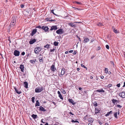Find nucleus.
Returning <instances> with one entry per match:
<instances>
[{"instance_id": "nucleus-1", "label": "nucleus", "mask_w": 125, "mask_h": 125, "mask_svg": "<svg viewBox=\"0 0 125 125\" xmlns=\"http://www.w3.org/2000/svg\"><path fill=\"white\" fill-rule=\"evenodd\" d=\"M43 90V87H38L36 88L35 90V91L36 93L40 92Z\"/></svg>"}, {"instance_id": "nucleus-2", "label": "nucleus", "mask_w": 125, "mask_h": 125, "mask_svg": "<svg viewBox=\"0 0 125 125\" xmlns=\"http://www.w3.org/2000/svg\"><path fill=\"white\" fill-rule=\"evenodd\" d=\"M16 21V19L14 18H12V20L10 24V26L12 27H14Z\"/></svg>"}, {"instance_id": "nucleus-3", "label": "nucleus", "mask_w": 125, "mask_h": 125, "mask_svg": "<svg viewBox=\"0 0 125 125\" xmlns=\"http://www.w3.org/2000/svg\"><path fill=\"white\" fill-rule=\"evenodd\" d=\"M41 48L39 47H36L35 48L34 51L36 54L38 53L40 51H41Z\"/></svg>"}, {"instance_id": "nucleus-4", "label": "nucleus", "mask_w": 125, "mask_h": 125, "mask_svg": "<svg viewBox=\"0 0 125 125\" xmlns=\"http://www.w3.org/2000/svg\"><path fill=\"white\" fill-rule=\"evenodd\" d=\"M65 70V69L64 68H62L61 70V74H59V76L60 77H61L64 74Z\"/></svg>"}, {"instance_id": "nucleus-5", "label": "nucleus", "mask_w": 125, "mask_h": 125, "mask_svg": "<svg viewBox=\"0 0 125 125\" xmlns=\"http://www.w3.org/2000/svg\"><path fill=\"white\" fill-rule=\"evenodd\" d=\"M119 95L122 98H125V92H122L119 93Z\"/></svg>"}, {"instance_id": "nucleus-6", "label": "nucleus", "mask_w": 125, "mask_h": 125, "mask_svg": "<svg viewBox=\"0 0 125 125\" xmlns=\"http://www.w3.org/2000/svg\"><path fill=\"white\" fill-rule=\"evenodd\" d=\"M63 30L61 29H60L56 31V33L59 34H62L63 33Z\"/></svg>"}, {"instance_id": "nucleus-7", "label": "nucleus", "mask_w": 125, "mask_h": 125, "mask_svg": "<svg viewBox=\"0 0 125 125\" xmlns=\"http://www.w3.org/2000/svg\"><path fill=\"white\" fill-rule=\"evenodd\" d=\"M20 53V52L17 50H15L13 54L16 56H18L19 55Z\"/></svg>"}, {"instance_id": "nucleus-8", "label": "nucleus", "mask_w": 125, "mask_h": 125, "mask_svg": "<svg viewBox=\"0 0 125 125\" xmlns=\"http://www.w3.org/2000/svg\"><path fill=\"white\" fill-rule=\"evenodd\" d=\"M50 69L53 72H54L55 71V70H56V69L55 67V65L53 64L51 66Z\"/></svg>"}, {"instance_id": "nucleus-9", "label": "nucleus", "mask_w": 125, "mask_h": 125, "mask_svg": "<svg viewBox=\"0 0 125 125\" xmlns=\"http://www.w3.org/2000/svg\"><path fill=\"white\" fill-rule=\"evenodd\" d=\"M41 29L44 30L45 32H47L49 30V28L47 26H43L42 27Z\"/></svg>"}, {"instance_id": "nucleus-10", "label": "nucleus", "mask_w": 125, "mask_h": 125, "mask_svg": "<svg viewBox=\"0 0 125 125\" xmlns=\"http://www.w3.org/2000/svg\"><path fill=\"white\" fill-rule=\"evenodd\" d=\"M57 27L56 26H52L50 30L52 31L53 30H55L57 29Z\"/></svg>"}, {"instance_id": "nucleus-11", "label": "nucleus", "mask_w": 125, "mask_h": 125, "mask_svg": "<svg viewBox=\"0 0 125 125\" xmlns=\"http://www.w3.org/2000/svg\"><path fill=\"white\" fill-rule=\"evenodd\" d=\"M36 41V40L35 39H33L29 41V43L30 44H31L34 43Z\"/></svg>"}, {"instance_id": "nucleus-12", "label": "nucleus", "mask_w": 125, "mask_h": 125, "mask_svg": "<svg viewBox=\"0 0 125 125\" xmlns=\"http://www.w3.org/2000/svg\"><path fill=\"white\" fill-rule=\"evenodd\" d=\"M20 68L21 69V72H23L24 70V67L23 65L21 64L20 67Z\"/></svg>"}, {"instance_id": "nucleus-13", "label": "nucleus", "mask_w": 125, "mask_h": 125, "mask_svg": "<svg viewBox=\"0 0 125 125\" xmlns=\"http://www.w3.org/2000/svg\"><path fill=\"white\" fill-rule=\"evenodd\" d=\"M37 31V29H35L33 30L32 31L31 33V36H33L34 34H35Z\"/></svg>"}, {"instance_id": "nucleus-14", "label": "nucleus", "mask_w": 125, "mask_h": 125, "mask_svg": "<svg viewBox=\"0 0 125 125\" xmlns=\"http://www.w3.org/2000/svg\"><path fill=\"white\" fill-rule=\"evenodd\" d=\"M84 39L83 42L84 43H86L89 41V39L88 38H86L85 39L84 38Z\"/></svg>"}, {"instance_id": "nucleus-15", "label": "nucleus", "mask_w": 125, "mask_h": 125, "mask_svg": "<svg viewBox=\"0 0 125 125\" xmlns=\"http://www.w3.org/2000/svg\"><path fill=\"white\" fill-rule=\"evenodd\" d=\"M24 86L25 88H27L28 87V84L27 82H24Z\"/></svg>"}, {"instance_id": "nucleus-16", "label": "nucleus", "mask_w": 125, "mask_h": 125, "mask_svg": "<svg viewBox=\"0 0 125 125\" xmlns=\"http://www.w3.org/2000/svg\"><path fill=\"white\" fill-rule=\"evenodd\" d=\"M39 109L40 110L44 112L46 111V110L44 108L41 106L39 107Z\"/></svg>"}, {"instance_id": "nucleus-17", "label": "nucleus", "mask_w": 125, "mask_h": 125, "mask_svg": "<svg viewBox=\"0 0 125 125\" xmlns=\"http://www.w3.org/2000/svg\"><path fill=\"white\" fill-rule=\"evenodd\" d=\"M88 121L90 123H92L94 121L93 119L92 118H89L88 119Z\"/></svg>"}, {"instance_id": "nucleus-18", "label": "nucleus", "mask_w": 125, "mask_h": 125, "mask_svg": "<svg viewBox=\"0 0 125 125\" xmlns=\"http://www.w3.org/2000/svg\"><path fill=\"white\" fill-rule=\"evenodd\" d=\"M95 92H99L104 93V90H103L102 89H101V90H95Z\"/></svg>"}, {"instance_id": "nucleus-19", "label": "nucleus", "mask_w": 125, "mask_h": 125, "mask_svg": "<svg viewBox=\"0 0 125 125\" xmlns=\"http://www.w3.org/2000/svg\"><path fill=\"white\" fill-rule=\"evenodd\" d=\"M68 25L72 27H75L76 25L73 23H69L68 24Z\"/></svg>"}, {"instance_id": "nucleus-20", "label": "nucleus", "mask_w": 125, "mask_h": 125, "mask_svg": "<svg viewBox=\"0 0 125 125\" xmlns=\"http://www.w3.org/2000/svg\"><path fill=\"white\" fill-rule=\"evenodd\" d=\"M112 111H111L109 112H107V113L105 115V116L107 117L110 114H112Z\"/></svg>"}, {"instance_id": "nucleus-21", "label": "nucleus", "mask_w": 125, "mask_h": 125, "mask_svg": "<svg viewBox=\"0 0 125 125\" xmlns=\"http://www.w3.org/2000/svg\"><path fill=\"white\" fill-rule=\"evenodd\" d=\"M14 89H15L16 92L17 93L20 94L21 93V92L20 91H18L15 87L14 88Z\"/></svg>"}, {"instance_id": "nucleus-22", "label": "nucleus", "mask_w": 125, "mask_h": 125, "mask_svg": "<svg viewBox=\"0 0 125 125\" xmlns=\"http://www.w3.org/2000/svg\"><path fill=\"white\" fill-rule=\"evenodd\" d=\"M112 29L113 30L114 32H115V33H118V31L116 29H115L114 27H112Z\"/></svg>"}, {"instance_id": "nucleus-23", "label": "nucleus", "mask_w": 125, "mask_h": 125, "mask_svg": "<svg viewBox=\"0 0 125 125\" xmlns=\"http://www.w3.org/2000/svg\"><path fill=\"white\" fill-rule=\"evenodd\" d=\"M37 115H36L33 114L31 115V117L34 119H35L37 118Z\"/></svg>"}, {"instance_id": "nucleus-24", "label": "nucleus", "mask_w": 125, "mask_h": 125, "mask_svg": "<svg viewBox=\"0 0 125 125\" xmlns=\"http://www.w3.org/2000/svg\"><path fill=\"white\" fill-rule=\"evenodd\" d=\"M112 103L114 104L115 102H118V100L116 99H113L112 100Z\"/></svg>"}, {"instance_id": "nucleus-25", "label": "nucleus", "mask_w": 125, "mask_h": 125, "mask_svg": "<svg viewBox=\"0 0 125 125\" xmlns=\"http://www.w3.org/2000/svg\"><path fill=\"white\" fill-rule=\"evenodd\" d=\"M69 101L70 103H72V104H74V101L72 99H69Z\"/></svg>"}, {"instance_id": "nucleus-26", "label": "nucleus", "mask_w": 125, "mask_h": 125, "mask_svg": "<svg viewBox=\"0 0 125 125\" xmlns=\"http://www.w3.org/2000/svg\"><path fill=\"white\" fill-rule=\"evenodd\" d=\"M114 117L116 118H118V116H117V112H116L114 113Z\"/></svg>"}, {"instance_id": "nucleus-27", "label": "nucleus", "mask_w": 125, "mask_h": 125, "mask_svg": "<svg viewBox=\"0 0 125 125\" xmlns=\"http://www.w3.org/2000/svg\"><path fill=\"white\" fill-rule=\"evenodd\" d=\"M92 104L95 107H96L97 105V103L96 102H92Z\"/></svg>"}, {"instance_id": "nucleus-28", "label": "nucleus", "mask_w": 125, "mask_h": 125, "mask_svg": "<svg viewBox=\"0 0 125 125\" xmlns=\"http://www.w3.org/2000/svg\"><path fill=\"white\" fill-rule=\"evenodd\" d=\"M49 44H47L46 45L44 46V48H47V49H48L49 48Z\"/></svg>"}, {"instance_id": "nucleus-29", "label": "nucleus", "mask_w": 125, "mask_h": 125, "mask_svg": "<svg viewBox=\"0 0 125 125\" xmlns=\"http://www.w3.org/2000/svg\"><path fill=\"white\" fill-rule=\"evenodd\" d=\"M40 104L38 101H36V103L35 104L36 106H40Z\"/></svg>"}, {"instance_id": "nucleus-30", "label": "nucleus", "mask_w": 125, "mask_h": 125, "mask_svg": "<svg viewBox=\"0 0 125 125\" xmlns=\"http://www.w3.org/2000/svg\"><path fill=\"white\" fill-rule=\"evenodd\" d=\"M53 44L55 46H57L58 45V43L57 42H54Z\"/></svg>"}, {"instance_id": "nucleus-31", "label": "nucleus", "mask_w": 125, "mask_h": 125, "mask_svg": "<svg viewBox=\"0 0 125 125\" xmlns=\"http://www.w3.org/2000/svg\"><path fill=\"white\" fill-rule=\"evenodd\" d=\"M71 122H74V123L77 122V123H79V122L78 121H77V120L74 121L73 120H72Z\"/></svg>"}, {"instance_id": "nucleus-32", "label": "nucleus", "mask_w": 125, "mask_h": 125, "mask_svg": "<svg viewBox=\"0 0 125 125\" xmlns=\"http://www.w3.org/2000/svg\"><path fill=\"white\" fill-rule=\"evenodd\" d=\"M58 96L60 97V98L61 99H63V98L62 97V95L61 94L59 95H58Z\"/></svg>"}, {"instance_id": "nucleus-33", "label": "nucleus", "mask_w": 125, "mask_h": 125, "mask_svg": "<svg viewBox=\"0 0 125 125\" xmlns=\"http://www.w3.org/2000/svg\"><path fill=\"white\" fill-rule=\"evenodd\" d=\"M35 99V98L34 97H33L32 98L31 100H32V102L33 103H34V102Z\"/></svg>"}, {"instance_id": "nucleus-34", "label": "nucleus", "mask_w": 125, "mask_h": 125, "mask_svg": "<svg viewBox=\"0 0 125 125\" xmlns=\"http://www.w3.org/2000/svg\"><path fill=\"white\" fill-rule=\"evenodd\" d=\"M108 69L107 68H106L105 69L104 71L105 73H106L108 72Z\"/></svg>"}, {"instance_id": "nucleus-35", "label": "nucleus", "mask_w": 125, "mask_h": 125, "mask_svg": "<svg viewBox=\"0 0 125 125\" xmlns=\"http://www.w3.org/2000/svg\"><path fill=\"white\" fill-rule=\"evenodd\" d=\"M53 10H51V12L53 14L55 15L56 16H57V14H56L54 13L53 12Z\"/></svg>"}, {"instance_id": "nucleus-36", "label": "nucleus", "mask_w": 125, "mask_h": 125, "mask_svg": "<svg viewBox=\"0 0 125 125\" xmlns=\"http://www.w3.org/2000/svg\"><path fill=\"white\" fill-rule=\"evenodd\" d=\"M95 113H98V111L97 108H95Z\"/></svg>"}, {"instance_id": "nucleus-37", "label": "nucleus", "mask_w": 125, "mask_h": 125, "mask_svg": "<svg viewBox=\"0 0 125 125\" xmlns=\"http://www.w3.org/2000/svg\"><path fill=\"white\" fill-rule=\"evenodd\" d=\"M74 3L75 4H81V3L79 2H78L77 1H75L74 2Z\"/></svg>"}, {"instance_id": "nucleus-38", "label": "nucleus", "mask_w": 125, "mask_h": 125, "mask_svg": "<svg viewBox=\"0 0 125 125\" xmlns=\"http://www.w3.org/2000/svg\"><path fill=\"white\" fill-rule=\"evenodd\" d=\"M81 67H83V68H86V69H87V68H86V67L84 65H83V64H81Z\"/></svg>"}, {"instance_id": "nucleus-39", "label": "nucleus", "mask_w": 125, "mask_h": 125, "mask_svg": "<svg viewBox=\"0 0 125 125\" xmlns=\"http://www.w3.org/2000/svg\"><path fill=\"white\" fill-rule=\"evenodd\" d=\"M116 106L119 108H121L122 107L121 105L119 104L117 105H116Z\"/></svg>"}, {"instance_id": "nucleus-40", "label": "nucleus", "mask_w": 125, "mask_h": 125, "mask_svg": "<svg viewBox=\"0 0 125 125\" xmlns=\"http://www.w3.org/2000/svg\"><path fill=\"white\" fill-rule=\"evenodd\" d=\"M98 25L99 26H102L103 25V24H102V23L101 22H100L98 24Z\"/></svg>"}, {"instance_id": "nucleus-41", "label": "nucleus", "mask_w": 125, "mask_h": 125, "mask_svg": "<svg viewBox=\"0 0 125 125\" xmlns=\"http://www.w3.org/2000/svg\"><path fill=\"white\" fill-rule=\"evenodd\" d=\"M62 92L64 94H66V92L63 89L62 91Z\"/></svg>"}, {"instance_id": "nucleus-42", "label": "nucleus", "mask_w": 125, "mask_h": 125, "mask_svg": "<svg viewBox=\"0 0 125 125\" xmlns=\"http://www.w3.org/2000/svg\"><path fill=\"white\" fill-rule=\"evenodd\" d=\"M105 47L107 49H109V47L108 45H106L105 46Z\"/></svg>"}, {"instance_id": "nucleus-43", "label": "nucleus", "mask_w": 125, "mask_h": 125, "mask_svg": "<svg viewBox=\"0 0 125 125\" xmlns=\"http://www.w3.org/2000/svg\"><path fill=\"white\" fill-rule=\"evenodd\" d=\"M112 86V84H109L108 86L107 87H110Z\"/></svg>"}, {"instance_id": "nucleus-44", "label": "nucleus", "mask_w": 125, "mask_h": 125, "mask_svg": "<svg viewBox=\"0 0 125 125\" xmlns=\"http://www.w3.org/2000/svg\"><path fill=\"white\" fill-rule=\"evenodd\" d=\"M55 50V49L54 48H53V49H51L50 50V52H52L54 51Z\"/></svg>"}, {"instance_id": "nucleus-45", "label": "nucleus", "mask_w": 125, "mask_h": 125, "mask_svg": "<svg viewBox=\"0 0 125 125\" xmlns=\"http://www.w3.org/2000/svg\"><path fill=\"white\" fill-rule=\"evenodd\" d=\"M98 122H99V123L100 125H101V124H102L103 123V122H102V121H98Z\"/></svg>"}, {"instance_id": "nucleus-46", "label": "nucleus", "mask_w": 125, "mask_h": 125, "mask_svg": "<svg viewBox=\"0 0 125 125\" xmlns=\"http://www.w3.org/2000/svg\"><path fill=\"white\" fill-rule=\"evenodd\" d=\"M52 103L54 104V105L55 106H56L57 105H56V103L55 102H52Z\"/></svg>"}, {"instance_id": "nucleus-47", "label": "nucleus", "mask_w": 125, "mask_h": 125, "mask_svg": "<svg viewBox=\"0 0 125 125\" xmlns=\"http://www.w3.org/2000/svg\"><path fill=\"white\" fill-rule=\"evenodd\" d=\"M68 52H69V53H72L73 52V50H70Z\"/></svg>"}, {"instance_id": "nucleus-48", "label": "nucleus", "mask_w": 125, "mask_h": 125, "mask_svg": "<svg viewBox=\"0 0 125 125\" xmlns=\"http://www.w3.org/2000/svg\"><path fill=\"white\" fill-rule=\"evenodd\" d=\"M36 28H38L39 29L41 28L42 27L40 26H38L36 27Z\"/></svg>"}, {"instance_id": "nucleus-49", "label": "nucleus", "mask_w": 125, "mask_h": 125, "mask_svg": "<svg viewBox=\"0 0 125 125\" xmlns=\"http://www.w3.org/2000/svg\"><path fill=\"white\" fill-rule=\"evenodd\" d=\"M116 86H117V87H119L120 86V83H119V84H117V85H116Z\"/></svg>"}, {"instance_id": "nucleus-50", "label": "nucleus", "mask_w": 125, "mask_h": 125, "mask_svg": "<svg viewBox=\"0 0 125 125\" xmlns=\"http://www.w3.org/2000/svg\"><path fill=\"white\" fill-rule=\"evenodd\" d=\"M57 93L58 94V95H59L60 94H61V93L59 91H58L57 92Z\"/></svg>"}, {"instance_id": "nucleus-51", "label": "nucleus", "mask_w": 125, "mask_h": 125, "mask_svg": "<svg viewBox=\"0 0 125 125\" xmlns=\"http://www.w3.org/2000/svg\"><path fill=\"white\" fill-rule=\"evenodd\" d=\"M25 54V52H22L21 53V55H24Z\"/></svg>"}, {"instance_id": "nucleus-52", "label": "nucleus", "mask_w": 125, "mask_h": 125, "mask_svg": "<svg viewBox=\"0 0 125 125\" xmlns=\"http://www.w3.org/2000/svg\"><path fill=\"white\" fill-rule=\"evenodd\" d=\"M39 61L40 62H42L43 61V60L42 59H39Z\"/></svg>"}, {"instance_id": "nucleus-53", "label": "nucleus", "mask_w": 125, "mask_h": 125, "mask_svg": "<svg viewBox=\"0 0 125 125\" xmlns=\"http://www.w3.org/2000/svg\"><path fill=\"white\" fill-rule=\"evenodd\" d=\"M34 62V61H33V60H30V62L31 63H33V62Z\"/></svg>"}, {"instance_id": "nucleus-54", "label": "nucleus", "mask_w": 125, "mask_h": 125, "mask_svg": "<svg viewBox=\"0 0 125 125\" xmlns=\"http://www.w3.org/2000/svg\"><path fill=\"white\" fill-rule=\"evenodd\" d=\"M24 5L23 4H21V8H23L24 7Z\"/></svg>"}, {"instance_id": "nucleus-55", "label": "nucleus", "mask_w": 125, "mask_h": 125, "mask_svg": "<svg viewBox=\"0 0 125 125\" xmlns=\"http://www.w3.org/2000/svg\"><path fill=\"white\" fill-rule=\"evenodd\" d=\"M101 49V47H98L97 48L98 50H99Z\"/></svg>"}, {"instance_id": "nucleus-56", "label": "nucleus", "mask_w": 125, "mask_h": 125, "mask_svg": "<svg viewBox=\"0 0 125 125\" xmlns=\"http://www.w3.org/2000/svg\"><path fill=\"white\" fill-rule=\"evenodd\" d=\"M46 20L47 21H50V19L49 18H47L46 19Z\"/></svg>"}, {"instance_id": "nucleus-57", "label": "nucleus", "mask_w": 125, "mask_h": 125, "mask_svg": "<svg viewBox=\"0 0 125 125\" xmlns=\"http://www.w3.org/2000/svg\"><path fill=\"white\" fill-rule=\"evenodd\" d=\"M113 65H114V63L113 61H111L110 62Z\"/></svg>"}, {"instance_id": "nucleus-58", "label": "nucleus", "mask_w": 125, "mask_h": 125, "mask_svg": "<svg viewBox=\"0 0 125 125\" xmlns=\"http://www.w3.org/2000/svg\"><path fill=\"white\" fill-rule=\"evenodd\" d=\"M104 77L103 76H101V78L102 79H103L104 78Z\"/></svg>"}, {"instance_id": "nucleus-59", "label": "nucleus", "mask_w": 125, "mask_h": 125, "mask_svg": "<svg viewBox=\"0 0 125 125\" xmlns=\"http://www.w3.org/2000/svg\"><path fill=\"white\" fill-rule=\"evenodd\" d=\"M69 113L70 114H71L73 115H74V114H73L71 112H70V113Z\"/></svg>"}, {"instance_id": "nucleus-60", "label": "nucleus", "mask_w": 125, "mask_h": 125, "mask_svg": "<svg viewBox=\"0 0 125 125\" xmlns=\"http://www.w3.org/2000/svg\"><path fill=\"white\" fill-rule=\"evenodd\" d=\"M68 52H68V51H66L65 52V54H67L68 53Z\"/></svg>"}, {"instance_id": "nucleus-61", "label": "nucleus", "mask_w": 125, "mask_h": 125, "mask_svg": "<svg viewBox=\"0 0 125 125\" xmlns=\"http://www.w3.org/2000/svg\"><path fill=\"white\" fill-rule=\"evenodd\" d=\"M78 89L79 90H81L82 89V88L81 87H79Z\"/></svg>"}, {"instance_id": "nucleus-62", "label": "nucleus", "mask_w": 125, "mask_h": 125, "mask_svg": "<svg viewBox=\"0 0 125 125\" xmlns=\"http://www.w3.org/2000/svg\"><path fill=\"white\" fill-rule=\"evenodd\" d=\"M94 41V40L93 39L91 40V42H92Z\"/></svg>"}, {"instance_id": "nucleus-63", "label": "nucleus", "mask_w": 125, "mask_h": 125, "mask_svg": "<svg viewBox=\"0 0 125 125\" xmlns=\"http://www.w3.org/2000/svg\"><path fill=\"white\" fill-rule=\"evenodd\" d=\"M105 125H109L108 123H106L105 124Z\"/></svg>"}, {"instance_id": "nucleus-64", "label": "nucleus", "mask_w": 125, "mask_h": 125, "mask_svg": "<svg viewBox=\"0 0 125 125\" xmlns=\"http://www.w3.org/2000/svg\"><path fill=\"white\" fill-rule=\"evenodd\" d=\"M125 86V82H124V85L123 86V87H124Z\"/></svg>"}]
</instances>
